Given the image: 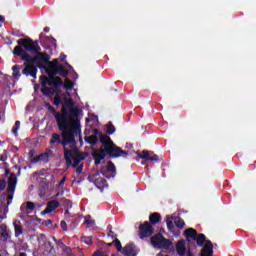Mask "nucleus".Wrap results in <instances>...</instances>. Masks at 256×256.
I'll return each mask as SVG.
<instances>
[{"label":"nucleus","mask_w":256,"mask_h":256,"mask_svg":"<svg viewBox=\"0 0 256 256\" xmlns=\"http://www.w3.org/2000/svg\"><path fill=\"white\" fill-rule=\"evenodd\" d=\"M95 184L99 187H105L107 185V180L105 178H98L95 180Z\"/></svg>","instance_id":"f704fd0d"},{"label":"nucleus","mask_w":256,"mask_h":256,"mask_svg":"<svg viewBox=\"0 0 256 256\" xmlns=\"http://www.w3.org/2000/svg\"><path fill=\"white\" fill-rule=\"evenodd\" d=\"M114 243L113 242H110L107 244L108 247H113Z\"/></svg>","instance_id":"e2e57ef3"},{"label":"nucleus","mask_w":256,"mask_h":256,"mask_svg":"<svg viewBox=\"0 0 256 256\" xmlns=\"http://www.w3.org/2000/svg\"><path fill=\"white\" fill-rule=\"evenodd\" d=\"M107 229H109V231H112V229H113V226H111V225H108V226H107Z\"/></svg>","instance_id":"680f3d73"},{"label":"nucleus","mask_w":256,"mask_h":256,"mask_svg":"<svg viewBox=\"0 0 256 256\" xmlns=\"http://www.w3.org/2000/svg\"><path fill=\"white\" fill-rule=\"evenodd\" d=\"M7 187V182L5 180H0V191H4Z\"/></svg>","instance_id":"a19ab883"},{"label":"nucleus","mask_w":256,"mask_h":256,"mask_svg":"<svg viewBox=\"0 0 256 256\" xmlns=\"http://www.w3.org/2000/svg\"><path fill=\"white\" fill-rule=\"evenodd\" d=\"M11 201H13V195H9V196H8L7 205H11Z\"/></svg>","instance_id":"3c124183"},{"label":"nucleus","mask_w":256,"mask_h":256,"mask_svg":"<svg viewBox=\"0 0 256 256\" xmlns=\"http://www.w3.org/2000/svg\"><path fill=\"white\" fill-rule=\"evenodd\" d=\"M49 225H53V220L51 219L46 220V226L49 227Z\"/></svg>","instance_id":"864d4df0"},{"label":"nucleus","mask_w":256,"mask_h":256,"mask_svg":"<svg viewBox=\"0 0 256 256\" xmlns=\"http://www.w3.org/2000/svg\"><path fill=\"white\" fill-rule=\"evenodd\" d=\"M49 113H52L56 119L57 123V118L62 115L63 116V121L66 123H77L81 121L79 119L81 115V109L77 106H75V101H73V98H65L64 103L62 104V113L57 112L55 107L49 106L48 108Z\"/></svg>","instance_id":"20e7f679"},{"label":"nucleus","mask_w":256,"mask_h":256,"mask_svg":"<svg viewBox=\"0 0 256 256\" xmlns=\"http://www.w3.org/2000/svg\"><path fill=\"white\" fill-rule=\"evenodd\" d=\"M40 83L42 87H46V85H49V87H52V89H61L63 87V79L59 76H46L41 75L40 76Z\"/></svg>","instance_id":"6e6552de"},{"label":"nucleus","mask_w":256,"mask_h":256,"mask_svg":"<svg viewBox=\"0 0 256 256\" xmlns=\"http://www.w3.org/2000/svg\"><path fill=\"white\" fill-rule=\"evenodd\" d=\"M58 91L55 90V88L47 87V86H42L41 88V93L42 95H45V97H53Z\"/></svg>","instance_id":"6ab92c4d"},{"label":"nucleus","mask_w":256,"mask_h":256,"mask_svg":"<svg viewBox=\"0 0 256 256\" xmlns=\"http://www.w3.org/2000/svg\"><path fill=\"white\" fill-rule=\"evenodd\" d=\"M59 59L60 61H64L65 59H67V55L61 53Z\"/></svg>","instance_id":"8fccbe9b"},{"label":"nucleus","mask_w":256,"mask_h":256,"mask_svg":"<svg viewBox=\"0 0 256 256\" xmlns=\"http://www.w3.org/2000/svg\"><path fill=\"white\" fill-rule=\"evenodd\" d=\"M174 223L178 229H183V227H185V221L181 217H176Z\"/></svg>","instance_id":"c756f323"},{"label":"nucleus","mask_w":256,"mask_h":256,"mask_svg":"<svg viewBox=\"0 0 256 256\" xmlns=\"http://www.w3.org/2000/svg\"><path fill=\"white\" fill-rule=\"evenodd\" d=\"M92 133L93 135L85 137V141L88 145L95 146L99 142L102 145L100 148H92V157L94 159L95 167L101 165V161L106 157H109L110 159H119V157H123V155H129V152L117 146L109 135L103 134L99 129H94Z\"/></svg>","instance_id":"f257e3e1"},{"label":"nucleus","mask_w":256,"mask_h":256,"mask_svg":"<svg viewBox=\"0 0 256 256\" xmlns=\"http://www.w3.org/2000/svg\"><path fill=\"white\" fill-rule=\"evenodd\" d=\"M44 33H49V27H44Z\"/></svg>","instance_id":"bf43d9fd"},{"label":"nucleus","mask_w":256,"mask_h":256,"mask_svg":"<svg viewBox=\"0 0 256 256\" xmlns=\"http://www.w3.org/2000/svg\"><path fill=\"white\" fill-rule=\"evenodd\" d=\"M40 161H43V163H49V157H53V150L46 149L44 153H41L39 155Z\"/></svg>","instance_id":"4be33fe9"},{"label":"nucleus","mask_w":256,"mask_h":256,"mask_svg":"<svg viewBox=\"0 0 256 256\" xmlns=\"http://www.w3.org/2000/svg\"><path fill=\"white\" fill-rule=\"evenodd\" d=\"M157 256H163V254L162 253H158V255Z\"/></svg>","instance_id":"774afa93"},{"label":"nucleus","mask_w":256,"mask_h":256,"mask_svg":"<svg viewBox=\"0 0 256 256\" xmlns=\"http://www.w3.org/2000/svg\"><path fill=\"white\" fill-rule=\"evenodd\" d=\"M45 107H47V109H49V107H51V103H49V102L45 103Z\"/></svg>","instance_id":"052dcab7"},{"label":"nucleus","mask_w":256,"mask_h":256,"mask_svg":"<svg viewBox=\"0 0 256 256\" xmlns=\"http://www.w3.org/2000/svg\"><path fill=\"white\" fill-rule=\"evenodd\" d=\"M106 171L107 173H116L117 168L113 162L109 161L106 167Z\"/></svg>","instance_id":"7c9ffc66"},{"label":"nucleus","mask_w":256,"mask_h":256,"mask_svg":"<svg viewBox=\"0 0 256 256\" xmlns=\"http://www.w3.org/2000/svg\"><path fill=\"white\" fill-rule=\"evenodd\" d=\"M63 87L66 91H71L73 87H75V83H73L69 78H66L64 80Z\"/></svg>","instance_id":"bb28decb"},{"label":"nucleus","mask_w":256,"mask_h":256,"mask_svg":"<svg viewBox=\"0 0 256 256\" xmlns=\"http://www.w3.org/2000/svg\"><path fill=\"white\" fill-rule=\"evenodd\" d=\"M59 67V59H54L51 61V59H48L46 62L45 67Z\"/></svg>","instance_id":"473e14b6"},{"label":"nucleus","mask_w":256,"mask_h":256,"mask_svg":"<svg viewBox=\"0 0 256 256\" xmlns=\"http://www.w3.org/2000/svg\"><path fill=\"white\" fill-rule=\"evenodd\" d=\"M61 103H63V99L59 95V92H57L54 96V105H56V107H59V105H61Z\"/></svg>","instance_id":"72a5a7b5"},{"label":"nucleus","mask_w":256,"mask_h":256,"mask_svg":"<svg viewBox=\"0 0 256 256\" xmlns=\"http://www.w3.org/2000/svg\"><path fill=\"white\" fill-rule=\"evenodd\" d=\"M137 157L144 161H155V163L159 162V156L157 154L151 156V153H149L148 150H143L142 153H137Z\"/></svg>","instance_id":"ddd939ff"},{"label":"nucleus","mask_w":256,"mask_h":256,"mask_svg":"<svg viewBox=\"0 0 256 256\" xmlns=\"http://www.w3.org/2000/svg\"><path fill=\"white\" fill-rule=\"evenodd\" d=\"M116 131L115 125H113V122H108L106 125V133L107 135H113Z\"/></svg>","instance_id":"cd10ccee"},{"label":"nucleus","mask_w":256,"mask_h":256,"mask_svg":"<svg viewBox=\"0 0 256 256\" xmlns=\"http://www.w3.org/2000/svg\"><path fill=\"white\" fill-rule=\"evenodd\" d=\"M100 173L103 175V177H106V179L111 178V176L107 175L104 170H100Z\"/></svg>","instance_id":"09e8293b"},{"label":"nucleus","mask_w":256,"mask_h":256,"mask_svg":"<svg viewBox=\"0 0 256 256\" xmlns=\"http://www.w3.org/2000/svg\"><path fill=\"white\" fill-rule=\"evenodd\" d=\"M108 237H111L112 239H117V234H115L113 230H110L108 233Z\"/></svg>","instance_id":"37998d69"},{"label":"nucleus","mask_w":256,"mask_h":256,"mask_svg":"<svg viewBox=\"0 0 256 256\" xmlns=\"http://www.w3.org/2000/svg\"><path fill=\"white\" fill-rule=\"evenodd\" d=\"M6 159H7V156L3 154L0 155V161L5 162Z\"/></svg>","instance_id":"5fc2aeb1"},{"label":"nucleus","mask_w":256,"mask_h":256,"mask_svg":"<svg viewBox=\"0 0 256 256\" xmlns=\"http://www.w3.org/2000/svg\"><path fill=\"white\" fill-rule=\"evenodd\" d=\"M17 187V176L15 174H11L10 177L8 178V188L7 191L8 193H15V189Z\"/></svg>","instance_id":"f3484780"},{"label":"nucleus","mask_w":256,"mask_h":256,"mask_svg":"<svg viewBox=\"0 0 256 256\" xmlns=\"http://www.w3.org/2000/svg\"><path fill=\"white\" fill-rule=\"evenodd\" d=\"M197 234L198 232L195 228H187L184 231V236L186 237V241L189 243V245H191V241H195Z\"/></svg>","instance_id":"dca6fc26"},{"label":"nucleus","mask_w":256,"mask_h":256,"mask_svg":"<svg viewBox=\"0 0 256 256\" xmlns=\"http://www.w3.org/2000/svg\"><path fill=\"white\" fill-rule=\"evenodd\" d=\"M112 243H114V246L119 253H123V245L121 244V240L116 238L114 241H112Z\"/></svg>","instance_id":"2f4dec72"},{"label":"nucleus","mask_w":256,"mask_h":256,"mask_svg":"<svg viewBox=\"0 0 256 256\" xmlns=\"http://www.w3.org/2000/svg\"><path fill=\"white\" fill-rule=\"evenodd\" d=\"M194 241H196V244L198 247H203L209 240H207V237L203 233L196 234V237L194 238Z\"/></svg>","instance_id":"a211bd4d"},{"label":"nucleus","mask_w":256,"mask_h":256,"mask_svg":"<svg viewBox=\"0 0 256 256\" xmlns=\"http://www.w3.org/2000/svg\"><path fill=\"white\" fill-rule=\"evenodd\" d=\"M176 253L179 256H193V252H191V247H187V241L184 239L179 240L176 243Z\"/></svg>","instance_id":"9d476101"},{"label":"nucleus","mask_w":256,"mask_h":256,"mask_svg":"<svg viewBox=\"0 0 256 256\" xmlns=\"http://www.w3.org/2000/svg\"><path fill=\"white\" fill-rule=\"evenodd\" d=\"M161 219H162L161 214L154 212L149 216V223L150 225H157V223H161Z\"/></svg>","instance_id":"412c9836"},{"label":"nucleus","mask_w":256,"mask_h":256,"mask_svg":"<svg viewBox=\"0 0 256 256\" xmlns=\"http://www.w3.org/2000/svg\"><path fill=\"white\" fill-rule=\"evenodd\" d=\"M57 245L63 251V253H66L68 256H71V253L73 251L71 247H68L67 245H65V243H63V241L61 240L57 242Z\"/></svg>","instance_id":"5701e85b"},{"label":"nucleus","mask_w":256,"mask_h":256,"mask_svg":"<svg viewBox=\"0 0 256 256\" xmlns=\"http://www.w3.org/2000/svg\"><path fill=\"white\" fill-rule=\"evenodd\" d=\"M34 155H35V150H30L29 157H34Z\"/></svg>","instance_id":"4d7b16f0"},{"label":"nucleus","mask_w":256,"mask_h":256,"mask_svg":"<svg viewBox=\"0 0 256 256\" xmlns=\"http://www.w3.org/2000/svg\"><path fill=\"white\" fill-rule=\"evenodd\" d=\"M9 173H11V171L5 170V175H9Z\"/></svg>","instance_id":"69168bd1"},{"label":"nucleus","mask_w":256,"mask_h":256,"mask_svg":"<svg viewBox=\"0 0 256 256\" xmlns=\"http://www.w3.org/2000/svg\"><path fill=\"white\" fill-rule=\"evenodd\" d=\"M64 205H66L67 209H71V207H73V203L69 199L64 200Z\"/></svg>","instance_id":"ea45409f"},{"label":"nucleus","mask_w":256,"mask_h":256,"mask_svg":"<svg viewBox=\"0 0 256 256\" xmlns=\"http://www.w3.org/2000/svg\"><path fill=\"white\" fill-rule=\"evenodd\" d=\"M60 227H61L62 231H67V222L61 221Z\"/></svg>","instance_id":"79ce46f5"},{"label":"nucleus","mask_w":256,"mask_h":256,"mask_svg":"<svg viewBox=\"0 0 256 256\" xmlns=\"http://www.w3.org/2000/svg\"><path fill=\"white\" fill-rule=\"evenodd\" d=\"M13 225H14L15 237H19L23 235V226L21 225V222L17 223V221H15Z\"/></svg>","instance_id":"b1692460"},{"label":"nucleus","mask_w":256,"mask_h":256,"mask_svg":"<svg viewBox=\"0 0 256 256\" xmlns=\"http://www.w3.org/2000/svg\"><path fill=\"white\" fill-rule=\"evenodd\" d=\"M1 229H2V233L0 234V237L2 239V241H7L8 239H11V235H9V230H7V226H1Z\"/></svg>","instance_id":"a878e982"},{"label":"nucleus","mask_w":256,"mask_h":256,"mask_svg":"<svg viewBox=\"0 0 256 256\" xmlns=\"http://www.w3.org/2000/svg\"><path fill=\"white\" fill-rule=\"evenodd\" d=\"M26 209L29 211H33L35 209V203L34 202H26Z\"/></svg>","instance_id":"4c0bfd02"},{"label":"nucleus","mask_w":256,"mask_h":256,"mask_svg":"<svg viewBox=\"0 0 256 256\" xmlns=\"http://www.w3.org/2000/svg\"><path fill=\"white\" fill-rule=\"evenodd\" d=\"M39 161H41V158L39 155L32 159V163H39Z\"/></svg>","instance_id":"a18cd8bd"},{"label":"nucleus","mask_w":256,"mask_h":256,"mask_svg":"<svg viewBox=\"0 0 256 256\" xmlns=\"http://www.w3.org/2000/svg\"><path fill=\"white\" fill-rule=\"evenodd\" d=\"M92 256H107V255H103V254L101 253V251H96V252H94V253L92 254Z\"/></svg>","instance_id":"de8ad7c7"},{"label":"nucleus","mask_w":256,"mask_h":256,"mask_svg":"<svg viewBox=\"0 0 256 256\" xmlns=\"http://www.w3.org/2000/svg\"><path fill=\"white\" fill-rule=\"evenodd\" d=\"M65 181H67V178L63 177L62 180L59 182V187L65 185Z\"/></svg>","instance_id":"49530a36"},{"label":"nucleus","mask_w":256,"mask_h":256,"mask_svg":"<svg viewBox=\"0 0 256 256\" xmlns=\"http://www.w3.org/2000/svg\"><path fill=\"white\" fill-rule=\"evenodd\" d=\"M19 256H27V254L21 252V253L19 254Z\"/></svg>","instance_id":"338daca9"},{"label":"nucleus","mask_w":256,"mask_h":256,"mask_svg":"<svg viewBox=\"0 0 256 256\" xmlns=\"http://www.w3.org/2000/svg\"><path fill=\"white\" fill-rule=\"evenodd\" d=\"M85 223L86 225H95V222L91 220V216H86Z\"/></svg>","instance_id":"58836bf2"},{"label":"nucleus","mask_w":256,"mask_h":256,"mask_svg":"<svg viewBox=\"0 0 256 256\" xmlns=\"http://www.w3.org/2000/svg\"><path fill=\"white\" fill-rule=\"evenodd\" d=\"M14 127H17L19 129L21 127V122L19 120H17L15 122V126Z\"/></svg>","instance_id":"6e6d98bb"},{"label":"nucleus","mask_w":256,"mask_h":256,"mask_svg":"<svg viewBox=\"0 0 256 256\" xmlns=\"http://www.w3.org/2000/svg\"><path fill=\"white\" fill-rule=\"evenodd\" d=\"M139 253H141V250L133 242L127 243L122 250L124 256H137Z\"/></svg>","instance_id":"9b49d317"},{"label":"nucleus","mask_w":256,"mask_h":256,"mask_svg":"<svg viewBox=\"0 0 256 256\" xmlns=\"http://www.w3.org/2000/svg\"><path fill=\"white\" fill-rule=\"evenodd\" d=\"M44 255H55V247L49 241L44 242Z\"/></svg>","instance_id":"aec40b11"},{"label":"nucleus","mask_w":256,"mask_h":256,"mask_svg":"<svg viewBox=\"0 0 256 256\" xmlns=\"http://www.w3.org/2000/svg\"><path fill=\"white\" fill-rule=\"evenodd\" d=\"M21 53H23V48H21V46L14 47L13 55H15V57H20V59L24 61V69L22 70V75H25V77L30 76L33 77V79H37V66L32 64L29 61V58L23 56Z\"/></svg>","instance_id":"423d86ee"},{"label":"nucleus","mask_w":256,"mask_h":256,"mask_svg":"<svg viewBox=\"0 0 256 256\" xmlns=\"http://www.w3.org/2000/svg\"><path fill=\"white\" fill-rule=\"evenodd\" d=\"M59 207V201L51 200L47 203L46 208L41 212V215H49V213H53L55 209Z\"/></svg>","instance_id":"2eb2a0df"},{"label":"nucleus","mask_w":256,"mask_h":256,"mask_svg":"<svg viewBox=\"0 0 256 256\" xmlns=\"http://www.w3.org/2000/svg\"><path fill=\"white\" fill-rule=\"evenodd\" d=\"M87 157V152H81L77 147L73 148L72 150L67 148L64 150V159L67 165H72L74 169H77V167H79V163H81V161H85Z\"/></svg>","instance_id":"39448f33"},{"label":"nucleus","mask_w":256,"mask_h":256,"mask_svg":"<svg viewBox=\"0 0 256 256\" xmlns=\"http://www.w3.org/2000/svg\"><path fill=\"white\" fill-rule=\"evenodd\" d=\"M39 69H43L46 73V77H57L59 75V71H61V64L59 66H45L39 65Z\"/></svg>","instance_id":"f8f14e48"},{"label":"nucleus","mask_w":256,"mask_h":256,"mask_svg":"<svg viewBox=\"0 0 256 256\" xmlns=\"http://www.w3.org/2000/svg\"><path fill=\"white\" fill-rule=\"evenodd\" d=\"M76 173H77L78 175H81V173H83V166H78V167H76Z\"/></svg>","instance_id":"c03bdc74"},{"label":"nucleus","mask_w":256,"mask_h":256,"mask_svg":"<svg viewBox=\"0 0 256 256\" xmlns=\"http://www.w3.org/2000/svg\"><path fill=\"white\" fill-rule=\"evenodd\" d=\"M166 225H167V229L168 231H170L171 233H173L174 229H175V225H173V217H168L166 219Z\"/></svg>","instance_id":"c85d7f7f"},{"label":"nucleus","mask_w":256,"mask_h":256,"mask_svg":"<svg viewBox=\"0 0 256 256\" xmlns=\"http://www.w3.org/2000/svg\"><path fill=\"white\" fill-rule=\"evenodd\" d=\"M65 215H69V208L65 210Z\"/></svg>","instance_id":"0e129e2a"},{"label":"nucleus","mask_w":256,"mask_h":256,"mask_svg":"<svg viewBox=\"0 0 256 256\" xmlns=\"http://www.w3.org/2000/svg\"><path fill=\"white\" fill-rule=\"evenodd\" d=\"M0 23H5V18L0 15Z\"/></svg>","instance_id":"13d9d810"},{"label":"nucleus","mask_w":256,"mask_h":256,"mask_svg":"<svg viewBox=\"0 0 256 256\" xmlns=\"http://www.w3.org/2000/svg\"><path fill=\"white\" fill-rule=\"evenodd\" d=\"M58 75L61 77H67V75H69V70L65 69V66L61 64V70H59Z\"/></svg>","instance_id":"c9c22d12"},{"label":"nucleus","mask_w":256,"mask_h":256,"mask_svg":"<svg viewBox=\"0 0 256 256\" xmlns=\"http://www.w3.org/2000/svg\"><path fill=\"white\" fill-rule=\"evenodd\" d=\"M23 66L20 65H14L12 67V77H14V79H19V77H21V69Z\"/></svg>","instance_id":"393cba45"},{"label":"nucleus","mask_w":256,"mask_h":256,"mask_svg":"<svg viewBox=\"0 0 256 256\" xmlns=\"http://www.w3.org/2000/svg\"><path fill=\"white\" fill-rule=\"evenodd\" d=\"M151 245L155 247V249H166L168 251H175V246H173V242L171 240L165 238L163 234L158 233L155 236L150 238Z\"/></svg>","instance_id":"0eeeda50"},{"label":"nucleus","mask_w":256,"mask_h":256,"mask_svg":"<svg viewBox=\"0 0 256 256\" xmlns=\"http://www.w3.org/2000/svg\"><path fill=\"white\" fill-rule=\"evenodd\" d=\"M58 129L61 132L60 135L53 133L50 139V145L55 147L59 145L64 146V151L67 149V145H77L75 137H78L80 141H83L81 137V121L79 122H66L63 120V115L57 118Z\"/></svg>","instance_id":"f03ea898"},{"label":"nucleus","mask_w":256,"mask_h":256,"mask_svg":"<svg viewBox=\"0 0 256 256\" xmlns=\"http://www.w3.org/2000/svg\"><path fill=\"white\" fill-rule=\"evenodd\" d=\"M83 243H85L86 245H93V240L91 239V237H83L82 238Z\"/></svg>","instance_id":"e433bc0d"},{"label":"nucleus","mask_w":256,"mask_h":256,"mask_svg":"<svg viewBox=\"0 0 256 256\" xmlns=\"http://www.w3.org/2000/svg\"><path fill=\"white\" fill-rule=\"evenodd\" d=\"M153 233H155V228L151 223L145 221L139 225L138 235L142 241L143 239H147V237H151Z\"/></svg>","instance_id":"1a4fd4ad"},{"label":"nucleus","mask_w":256,"mask_h":256,"mask_svg":"<svg viewBox=\"0 0 256 256\" xmlns=\"http://www.w3.org/2000/svg\"><path fill=\"white\" fill-rule=\"evenodd\" d=\"M17 47H21L23 57H27L28 61L39 69V65H47L51 56L47 52H41L39 40L31 38H22L17 41Z\"/></svg>","instance_id":"7ed1b4c3"},{"label":"nucleus","mask_w":256,"mask_h":256,"mask_svg":"<svg viewBox=\"0 0 256 256\" xmlns=\"http://www.w3.org/2000/svg\"><path fill=\"white\" fill-rule=\"evenodd\" d=\"M200 256H213V242L211 240L202 245Z\"/></svg>","instance_id":"4468645a"},{"label":"nucleus","mask_w":256,"mask_h":256,"mask_svg":"<svg viewBox=\"0 0 256 256\" xmlns=\"http://www.w3.org/2000/svg\"><path fill=\"white\" fill-rule=\"evenodd\" d=\"M17 131H19V128L16 127V126H14V127L12 128V133H14V135H17Z\"/></svg>","instance_id":"603ef678"}]
</instances>
